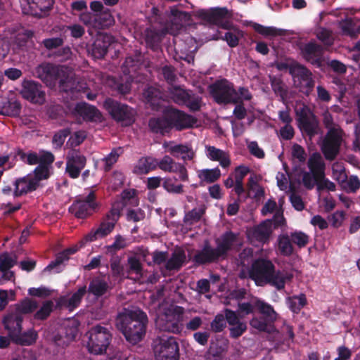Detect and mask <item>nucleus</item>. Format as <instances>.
<instances>
[{"instance_id": "obj_39", "label": "nucleus", "mask_w": 360, "mask_h": 360, "mask_svg": "<svg viewBox=\"0 0 360 360\" xmlns=\"http://www.w3.org/2000/svg\"><path fill=\"white\" fill-rule=\"evenodd\" d=\"M237 236L232 231H226L221 236V239L217 240V248H215L221 257H224L227 252L231 249Z\"/></svg>"}, {"instance_id": "obj_58", "label": "nucleus", "mask_w": 360, "mask_h": 360, "mask_svg": "<svg viewBox=\"0 0 360 360\" xmlns=\"http://www.w3.org/2000/svg\"><path fill=\"white\" fill-rule=\"evenodd\" d=\"M204 213V209L193 208L185 214L184 217V222L186 225H193L201 219Z\"/></svg>"}, {"instance_id": "obj_16", "label": "nucleus", "mask_w": 360, "mask_h": 360, "mask_svg": "<svg viewBox=\"0 0 360 360\" xmlns=\"http://www.w3.org/2000/svg\"><path fill=\"white\" fill-rule=\"evenodd\" d=\"M290 73L293 77L295 82H297L300 91L306 96H309L315 85L311 72L304 65L297 63L290 67Z\"/></svg>"}, {"instance_id": "obj_53", "label": "nucleus", "mask_w": 360, "mask_h": 360, "mask_svg": "<svg viewBox=\"0 0 360 360\" xmlns=\"http://www.w3.org/2000/svg\"><path fill=\"white\" fill-rule=\"evenodd\" d=\"M59 88L60 90L65 93H73L75 86V81L73 77L67 74V70H64L63 75L59 78Z\"/></svg>"}, {"instance_id": "obj_10", "label": "nucleus", "mask_w": 360, "mask_h": 360, "mask_svg": "<svg viewBox=\"0 0 360 360\" xmlns=\"http://www.w3.org/2000/svg\"><path fill=\"white\" fill-rule=\"evenodd\" d=\"M158 20L160 23L167 27L168 33L175 34L182 29L191 20V15L186 11H179L173 7L170 13H162L158 10Z\"/></svg>"}, {"instance_id": "obj_35", "label": "nucleus", "mask_w": 360, "mask_h": 360, "mask_svg": "<svg viewBox=\"0 0 360 360\" xmlns=\"http://www.w3.org/2000/svg\"><path fill=\"white\" fill-rule=\"evenodd\" d=\"M250 172V169L245 165H239L235 168L234 170V179H235V186L233 191L237 195H239L240 200H244L245 198L243 195L244 194V178Z\"/></svg>"}, {"instance_id": "obj_12", "label": "nucleus", "mask_w": 360, "mask_h": 360, "mask_svg": "<svg viewBox=\"0 0 360 360\" xmlns=\"http://www.w3.org/2000/svg\"><path fill=\"white\" fill-rule=\"evenodd\" d=\"M297 126L302 133L310 139L320 133L319 122L316 115L306 108L296 111Z\"/></svg>"}, {"instance_id": "obj_51", "label": "nucleus", "mask_w": 360, "mask_h": 360, "mask_svg": "<svg viewBox=\"0 0 360 360\" xmlns=\"http://www.w3.org/2000/svg\"><path fill=\"white\" fill-rule=\"evenodd\" d=\"M278 248L281 254L284 256H290L294 252L291 238L288 235L279 236Z\"/></svg>"}, {"instance_id": "obj_32", "label": "nucleus", "mask_w": 360, "mask_h": 360, "mask_svg": "<svg viewBox=\"0 0 360 360\" xmlns=\"http://www.w3.org/2000/svg\"><path fill=\"white\" fill-rule=\"evenodd\" d=\"M148 127L150 131L154 134L165 135L169 133L172 130L166 110L162 116L150 118Z\"/></svg>"}, {"instance_id": "obj_27", "label": "nucleus", "mask_w": 360, "mask_h": 360, "mask_svg": "<svg viewBox=\"0 0 360 360\" xmlns=\"http://www.w3.org/2000/svg\"><path fill=\"white\" fill-rule=\"evenodd\" d=\"M302 58L311 64L320 67L322 63L323 49L315 41H309L300 47Z\"/></svg>"}, {"instance_id": "obj_52", "label": "nucleus", "mask_w": 360, "mask_h": 360, "mask_svg": "<svg viewBox=\"0 0 360 360\" xmlns=\"http://www.w3.org/2000/svg\"><path fill=\"white\" fill-rule=\"evenodd\" d=\"M160 91L153 86L148 87L143 92V96L146 101L153 108L160 106L161 102Z\"/></svg>"}, {"instance_id": "obj_11", "label": "nucleus", "mask_w": 360, "mask_h": 360, "mask_svg": "<svg viewBox=\"0 0 360 360\" xmlns=\"http://www.w3.org/2000/svg\"><path fill=\"white\" fill-rule=\"evenodd\" d=\"M96 198V193L94 191H91L84 198H77L69 207V212L77 219H84L88 218L96 212L98 207Z\"/></svg>"}, {"instance_id": "obj_14", "label": "nucleus", "mask_w": 360, "mask_h": 360, "mask_svg": "<svg viewBox=\"0 0 360 360\" xmlns=\"http://www.w3.org/2000/svg\"><path fill=\"white\" fill-rule=\"evenodd\" d=\"M156 360H179V347L176 338H160L153 347Z\"/></svg>"}, {"instance_id": "obj_4", "label": "nucleus", "mask_w": 360, "mask_h": 360, "mask_svg": "<svg viewBox=\"0 0 360 360\" xmlns=\"http://www.w3.org/2000/svg\"><path fill=\"white\" fill-rule=\"evenodd\" d=\"M255 306L258 314L252 318L250 325L260 332L271 333L278 314L271 304L260 300H256Z\"/></svg>"}, {"instance_id": "obj_41", "label": "nucleus", "mask_w": 360, "mask_h": 360, "mask_svg": "<svg viewBox=\"0 0 360 360\" xmlns=\"http://www.w3.org/2000/svg\"><path fill=\"white\" fill-rule=\"evenodd\" d=\"M34 36V32L25 30L18 32L13 37V45L15 51L25 50L29 40Z\"/></svg>"}, {"instance_id": "obj_54", "label": "nucleus", "mask_w": 360, "mask_h": 360, "mask_svg": "<svg viewBox=\"0 0 360 360\" xmlns=\"http://www.w3.org/2000/svg\"><path fill=\"white\" fill-rule=\"evenodd\" d=\"M122 148H113L111 152L102 161L104 162V171L109 172L112 166L117 162L119 157L122 153Z\"/></svg>"}, {"instance_id": "obj_24", "label": "nucleus", "mask_w": 360, "mask_h": 360, "mask_svg": "<svg viewBox=\"0 0 360 360\" xmlns=\"http://www.w3.org/2000/svg\"><path fill=\"white\" fill-rule=\"evenodd\" d=\"M21 94L25 99L34 104L41 105L46 100L45 91L41 84L32 80L23 82Z\"/></svg>"}, {"instance_id": "obj_33", "label": "nucleus", "mask_w": 360, "mask_h": 360, "mask_svg": "<svg viewBox=\"0 0 360 360\" xmlns=\"http://www.w3.org/2000/svg\"><path fill=\"white\" fill-rule=\"evenodd\" d=\"M271 232V223L269 221H264L249 231V237L259 243H265L269 241Z\"/></svg>"}, {"instance_id": "obj_13", "label": "nucleus", "mask_w": 360, "mask_h": 360, "mask_svg": "<svg viewBox=\"0 0 360 360\" xmlns=\"http://www.w3.org/2000/svg\"><path fill=\"white\" fill-rule=\"evenodd\" d=\"M342 130L330 128L326 133L321 146V151L327 160L332 161L340 153L342 144Z\"/></svg>"}, {"instance_id": "obj_6", "label": "nucleus", "mask_w": 360, "mask_h": 360, "mask_svg": "<svg viewBox=\"0 0 360 360\" xmlns=\"http://www.w3.org/2000/svg\"><path fill=\"white\" fill-rule=\"evenodd\" d=\"M158 18H160L158 8L153 7L152 15L148 18L150 26L144 32V39L147 46L155 51L158 50L162 39L168 33L167 27L160 24Z\"/></svg>"}, {"instance_id": "obj_26", "label": "nucleus", "mask_w": 360, "mask_h": 360, "mask_svg": "<svg viewBox=\"0 0 360 360\" xmlns=\"http://www.w3.org/2000/svg\"><path fill=\"white\" fill-rule=\"evenodd\" d=\"M78 333V326L75 323H64L58 333L53 336L54 343L61 347L68 346L75 340Z\"/></svg>"}, {"instance_id": "obj_22", "label": "nucleus", "mask_w": 360, "mask_h": 360, "mask_svg": "<svg viewBox=\"0 0 360 360\" xmlns=\"http://www.w3.org/2000/svg\"><path fill=\"white\" fill-rule=\"evenodd\" d=\"M111 290L112 287L109 282V277L100 274L94 276L89 281V286L86 288V293L88 297L92 296L94 299L98 300L106 296Z\"/></svg>"}, {"instance_id": "obj_23", "label": "nucleus", "mask_w": 360, "mask_h": 360, "mask_svg": "<svg viewBox=\"0 0 360 360\" xmlns=\"http://www.w3.org/2000/svg\"><path fill=\"white\" fill-rule=\"evenodd\" d=\"M68 112L74 117H81L85 121L92 122L101 117L100 111L94 105L85 102H79L67 105Z\"/></svg>"}, {"instance_id": "obj_25", "label": "nucleus", "mask_w": 360, "mask_h": 360, "mask_svg": "<svg viewBox=\"0 0 360 360\" xmlns=\"http://www.w3.org/2000/svg\"><path fill=\"white\" fill-rule=\"evenodd\" d=\"M221 257L215 248L208 240H205L202 248L198 250L193 257V262L197 266L217 262Z\"/></svg>"}, {"instance_id": "obj_42", "label": "nucleus", "mask_w": 360, "mask_h": 360, "mask_svg": "<svg viewBox=\"0 0 360 360\" xmlns=\"http://www.w3.org/2000/svg\"><path fill=\"white\" fill-rule=\"evenodd\" d=\"M86 293V286L83 285L78 288L71 297L63 301V304L70 311L77 309L81 304L84 296Z\"/></svg>"}, {"instance_id": "obj_61", "label": "nucleus", "mask_w": 360, "mask_h": 360, "mask_svg": "<svg viewBox=\"0 0 360 360\" xmlns=\"http://www.w3.org/2000/svg\"><path fill=\"white\" fill-rule=\"evenodd\" d=\"M16 263V257L13 258L8 252H6L0 255V271L10 270Z\"/></svg>"}, {"instance_id": "obj_34", "label": "nucleus", "mask_w": 360, "mask_h": 360, "mask_svg": "<svg viewBox=\"0 0 360 360\" xmlns=\"http://www.w3.org/2000/svg\"><path fill=\"white\" fill-rule=\"evenodd\" d=\"M143 65L141 56H128L125 58L124 62L122 65L121 69L124 75H128L129 79L132 80L136 74Z\"/></svg>"}, {"instance_id": "obj_3", "label": "nucleus", "mask_w": 360, "mask_h": 360, "mask_svg": "<svg viewBox=\"0 0 360 360\" xmlns=\"http://www.w3.org/2000/svg\"><path fill=\"white\" fill-rule=\"evenodd\" d=\"M86 336L88 338L86 348L89 352L96 355L105 354L112 338L110 328L101 324L91 327Z\"/></svg>"}, {"instance_id": "obj_45", "label": "nucleus", "mask_w": 360, "mask_h": 360, "mask_svg": "<svg viewBox=\"0 0 360 360\" xmlns=\"http://www.w3.org/2000/svg\"><path fill=\"white\" fill-rule=\"evenodd\" d=\"M21 111V104L16 100H7L0 107V114L9 117H17Z\"/></svg>"}, {"instance_id": "obj_5", "label": "nucleus", "mask_w": 360, "mask_h": 360, "mask_svg": "<svg viewBox=\"0 0 360 360\" xmlns=\"http://www.w3.org/2000/svg\"><path fill=\"white\" fill-rule=\"evenodd\" d=\"M183 316V307L167 308L155 319V327L160 331L180 334L184 329Z\"/></svg>"}, {"instance_id": "obj_49", "label": "nucleus", "mask_w": 360, "mask_h": 360, "mask_svg": "<svg viewBox=\"0 0 360 360\" xmlns=\"http://www.w3.org/2000/svg\"><path fill=\"white\" fill-rule=\"evenodd\" d=\"M221 176V171L218 167L204 169L198 172L199 179L205 183L211 184L217 181Z\"/></svg>"}, {"instance_id": "obj_28", "label": "nucleus", "mask_w": 360, "mask_h": 360, "mask_svg": "<svg viewBox=\"0 0 360 360\" xmlns=\"http://www.w3.org/2000/svg\"><path fill=\"white\" fill-rule=\"evenodd\" d=\"M158 167L164 172L178 173L181 181H188V171L181 163L176 162L170 156L165 155L160 160L158 159Z\"/></svg>"}, {"instance_id": "obj_36", "label": "nucleus", "mask_w": 360, "mask_h": 360, "mask_svg": "<svg viewBox=\"0 0 360 360\" xmlns=\"http://www.w3.org/2000/svg\"><path fill=\"white\" fill-rule=\"evenodd\" d=\"M186 262V255L184 249L181 248H176L172 253L165 264L167 271H179Z\"/></svg>"}, {"instance_id": "obj_60", "label": "nucleus", "mask_w": 360, "mask_h": 360, "mask_svg": "<svg viewBox=\"0 0 360 360\" xmlns=\"http://www.w3.org/2000/svg\"><path fill=\"white\" fill-rule=\"evenodd\" d=\"M360 188V179L356 175L348 177L342 189L347 193H356Z\"/></svg>"}, {"instance_id": "obj_56", "label": "nucleus", "mask_w": 360, "mask_h": 360, "mask_svg": "<svg viewBox=\"0 0 360 360\" xmlns=\"http://www.w3.org/2000/svg\"><path fill=\"white\" fill-rule=\"evenodd\" d=\"M177 179L165 178L163 179L162 187L170 193L181 194L184 193V186L181 184H176Z\"/></svg>"}, {"instance_id": "obj_19", "label": "nucleus", "mask_w": 360, "mask_h": 360, "mask_svg": "<svg viewBox=\"0 0 360 360\" xmlns=\"http://www.w3.org/2000/svg\"><path fill=\"white\" fill-rule=\"evenodd\" d=\"M20 2L24 14L41 18L53 8L55 0H20Z\"/></svg>"}, {"instance_id": "obj_50", "label": "nucleus", "mask_w": 360, "mask_h": 360, "mask_svg": "<svg viewBox=\"0 0 360 360\" xmlns=\"http://www.w3.org/2000/svg\"><path fill=\"white\" fill-rule=\"evenodd\" d=\"M54 304L51 300H46L43 302L41 307L34 314L33 319L37 321L46 320L53 311Z\"/></svg>"}, {"instance_id": "obj_38", "label": "nucleus", "mask_w": 360, "mask_h": 360, "mask_svg": "<svg viewBox=\"0 0 360 360\" xmlns=\"http://www.w3.org/2000/svg\"><path fill=\"white\" fill-rule=\"evenodd\" d=\"M207 157L212 161H218L223 168H227L231 165V159L228 153L214 146H206Z\"/></svg>"}, {"instance_id": "obj_43", "label": "nucleus", "mask_w": 360, "mask_h": 360, "mask_svg": "<svg viewBox=\"0 0 360 360\" xmlns=\"http://www.w3.org/2000/svg\"><path fill=\"white\" fill-rule=\"evenodd\" d=\"M271 86L276 95L281 98V101L284 102L288 94V87L280 77L270 76Z\"/></svg>"}, {"instance_id": "obj_48", "label": "nucleus", "mask_w": 360, "mask_h": 360, "mask_svg": "<svg viewBox=\"0 0 360 360\" xmlns=\"http://www.w3.org/2000/svg\"><path fill=\"white\" fill-rule=\"evenodd\" d=\"M286 302L290 311L295 314L300 313L301 309L307 304L306 295L303 293L289 297Z\"/></svg>"}, {"instance_id": "obj_31", "label": "nucleus", "mask_w": 360, "mask_h": 360, "mask_svg": "<svg viewBox=\"0 0 360 360\" xmlns=\"http://www.w3.org/2000/svg\"><path fill=\"white\" fill-rule=\"evenodd\" d=\"M23 316L18 315L14 311L6 315L3 319L5 329L8 330L9 338L13 339L20 330H22Z\"/></svg>"}, {"instance_id": "obj_7", "label": "nucleus", "mask_w": 360, "mask_h": 360, "mask_svg": "<svg viewBox=\"0 0 360 360\" xmlns=\"http://www.w3.org/2000/svg\"><path fill=\"white\" fill-rule=\"evenodd\" d=\"M103 107L114 120L121 122L123 126H130L135 121L134 109L125 103L108 98Z\"/></svg>"}, {"instance_id": "obj_47", "label": "nucleus", "mask_w": 360, "mask_h": 360, "mask_svg": "<svg viewBox=\"0 0 360 360\" xmlns=\"http://www.w3.org/2000/svg\"><path fill=\"white\" fill-rule=\"evenodd\" d=\"M38 308V303L36 300L25 298L20 303L15 305L14 311L20 316L31 314Z\"/></svg>"}, {"instance_id": "obj_30", "label": "nucleus", "mask_w": 360, "mask_h": 360, "mask_svg": "<svg viewBox=\"0 0 360 360\" xmlns=\"http://www.w3.org/2000/svg\"><path fill=\"white\" fill-rule=\"evenodd\" d=\"M13 185L14 186L13 195L15 198L26 195L37 189L36 183L33 181L32 176L29 175L17 178Z\"/></svg>"}, {"instance_id": "obj_46", "label": "nucleus", "mask_w": 360, "mask_h": 360, "mask_svg": "<svg viewBox=\"0 0 360 360\" xmlns=\"http://www.w3.org/2000/svg\"><path fill=\"white\" fill-rule=\"evenodd\" d=\"M158 159L153 157H146L141 158L135 169L140 174H146L150 171L154 170L158 167Z\"/></svg>"}, {"instance_id": "obj_15", "label": "nucleus", "mask_w": 360, "mask_h": 360, "mask_svg": "<svg viewBox=\"0 0 360 360\" xmlns=\"http://www.w3.org/2000/svg\"><path fill=\"white\" fill-rule=\"evenodd\" d=\"M170 95L175 103L186 105L190 111L196 112L200 110L202 98L191 90L174 86L171 89Z\"/></svg>"}, {"instance_id": "obj_21", "label": "nucleus", "mask_w": 360, "mask_h": 360, "mask_svg": "<svg viewBox=\"0 0 360 360\" xmlns=\"http://www.w3.org/2000/svg\"><path fill=\"white\" fill-rule=\"evenodd\" d=\"M198 17L202 20L212 25H219L224 29H229V22L224 23L223 20L227 18L231 17L229 10L224 8H212L210 10H200L198 12Z\"/></svg>"}, {"instance_id": "obj_29", "label": "nucleus", "mask_w": 360, "mask_h": 360, "mask_svg": "<svg viewBox=\"0 0 360 360\" xmlns=\"http://www.w3.org/2000/svg\"><path fill=\"white\" fill-rule=\"evenodd\" d=\"M114 41V37L110 34H101L97 35L91 49L92 56L96 59L103 58Z\"/></svg>"}, {"instance_id": "obj_64", "label": "nucleus", "mask_w": 360, "mask_h": 360, "mask_svg": "<svg viewBox=\"0 0 360 360\" xmlns=\"http://www.w3.org/2000/svg\"><path fill=\"white\" fill-rule=\"evenodd\" d=\"M290 238L292 243L297 245L300 248H304L309 243V236L302 231H295L291 233Z\"/></svg>"}, {"instance_id": "obj_63", "label": "nucleus", "mask_w": 360, "mask_h": 360, "mask_svg": "<svg viewBox=\"0 0 360 360\" xmlns=\"http://www.w3.org/2000/svg\"><path fill=\"white\" fill-rule=\"evenodd\" d=\"M211 330L214 333H221L226 327V321L223 314H217L210 323Z\"/></svg>"}, {"instance_id": "obj_17", "label": "nucleus", "mask_w": 360, "mask_h": 360, "mask_svg": "<svg viewBox=\"0 0 360 360\" xmlns=\"http://www.w3.org/2000/svg\"><path fill=\"white\" fill-rule=\"evenodd\" d=\"M68 68L62 65H56L50 63L39 65L34 71L35 76L44 82L46 86L53 87L59 78L63 75L64 70Z\"/></svg>"}, {"instance_id": "obj_59", "label": "nucleus", "mask_w": 360, "mask_h": 360, "mask_svg": "<svg viewBox=\"0 0 360 360\" xmlns=\"http://www.w3.org/2000/svg\"><path fill=\"white\" fill-rule=\"evenodd\" d=\"M95 19L102 27H108L114 23V18L110 10L106 8L102 12L97 13Z\"/></svg>"}, {"instance_id": "obj_9", "label": "nucleus", "mask_w": 360, "mask_h": 360, "mask_svg": "<svg viewBox=\"0 0 360 360\" xmlns=\"http://www.w3.org/2000/svg\"><path fill=\"white\" fill-rule=\"evenodd\" d=\"M120 210L118 207H112L101 219L98 227L89 233L86 239L94 241L98 238H103L110 234L114 230L116 224L120 217Z\"/></svg>"}, {"instance_id": "obj_8", "label": "nucleus", "mask_w": 360, "mask_h": 360, "mask_svg": "<svg viewBox=\"0 0 360 360\" xmlns=\"http://www.w3.org/2000/svg\"><path fill=\"white\" fill-rule=\"evenodd\" d=\"M210 95L218 104L238 103L240 98L233 84L227 79L219 80L209 86Z\"/></svg>"}, {"instance_id": "obj_20", "label": "nucleus", "mask_w": 360, "mask_h": 360, "mask_svg": "<svg viewBox=\"0 0 360 360\" xmlns=\"http://www.w3.org/2000/svg\"><path fill=\"white\" fill-rule=\"evenodd\" d=\"M86 164V158L79 150H70L66 157L65 172L71 179L79 176Z\"/></svg>"}, {"instance_id": "obj_1", "label": "nucleus", "mask_w": 360, "mask_h": 360, "mask_svg": "<svg viewBox=\"0 0 360 360\" xmlns=\"http://www.w3.org/2000/svg\"><path fill=\"white\" fill-rule=\"evenodd\" d=\"M248 276L257 285L269 284L279 291L283 290L286 283L290 282L293 278L290 272L276 270L273 262L264 258H257L252 262Z\"/></svg>"}, {"instance_id": "obj_57", "label": "nucleus", "mask_w": 360, "mask_h": 360, "mask_svg": "<svg viewBox=\"0 0 360 360\" xmlns=\"http://www.w3.org/2000/svg\"><path fill=\"white\" fill-rule=\"evenodd\" d=\"M242 37L243 32L238 29H235L225 32L221 39L226 41L230 47L233 48L238 45L239 40Z\"/></svg>"}, {"instance_id": "obj_37", "label": "nucleus", "mask_w": 360, "mask_h": 360, "mask_svg": "<svg viewBox=\"0 0 360 360\" xmlns=\"http://www.w3.org/2000/svg\"><path fill=\"white\" fill-rule=\"evenodd\" d=\"M307 166L316 181L320 180L325 176V164L321 156L317 153H313L308 160Z\"/></svg>"}, {"instance_id": "obj_2", "label": "nucleus", "mask_w": 360, "mask_h": 360, "mask_svg": "<svg viewBox=\"0 0 360 360\" xmlns=\"http://www.w3.org/2000/svg\"><path fill=\"white\" fill-rule=\"evenodd\" d=\"M148 323L147 314L141 310H127L120 313L116 319L117 329L126 340L133 345L144 338Z\"/></svg>"}, {"instance_id": "obj_55", "label": "nucleus", "mask_w": 360, "mask_h": 360, "mask_svg": "<svg viewBox=\"0 0 360 360\" xmlns=\"http://www.w3.org/2000/svg\"><path fill=\"white\" fill-rule=\"evenodd\" d=\"M127 272L128 274H136L137 276H142L143 275V264L140 259L136 256H130L127 258Z\"/></svg>"}, {"instance_id": "obj_18", "label": "nucleus", "mask_w": 360, "mask_h": 360, "mask_svg": "<svg viewBox=\"0 0 360 360\" xmlns=\"http://www.w3.org/2000/svg\"><path fill=\"white\" fill-rule=\"evenodd\" d=\"M171 130L182 131L190 129L196 123L197 120L193 116L174 108L166 110Z\"/></svg>"}, {"instance_id": "obj_62", "label": "nucleus", "mask_w": 360, "mask_h": 360, "mask_svg": "<svg viewBox=\"0 0 360 360\" xmlns=\"http://www.w3.org/2000/svg\"><path fill=\"white\" fill-rule=\"evenodd\" d=\"M34 176H32V179L36 183V186L38 188L39 182L41 180L49 179L50 176L49 168L42 165H38L34 170Z\"/></svg>"}, {"instance_id": "obj_40", "label": "nucleus", "mask_w": 360, "mask_h": 360, "mask_svg": "<svg viewBox=\"0 0 360 360\" xmlns=\"http://www.w3.org/2000/svg\"><path fill=\"white\" fill-rule=\"evenodd\" d=\"M76 248H67L65 250L59 252L55 260L50 262V264L44 269V271H52L56 270L55 272L59 273L61 271L60 266L65 261L70 258V255L75 254L77 252Z\"/></svg>"}, {"instance_id": "obj_44", "label": "nucleus", "mask_w": 360, "mask_h": 360, "mask_svg": "<svg viewBox=\"0 0 360 360\" xmlns=\"http://www.w3.org/2000/svg\"><path fill=\"white\" fill-rule=\"evenodd\" d=\"M37 337V333L34 330L30 329L24 333H22V330H20L19 333L14 336L11 340L17 345L29 346L36 342Z\"/></svg>"}]
</instances>
